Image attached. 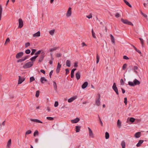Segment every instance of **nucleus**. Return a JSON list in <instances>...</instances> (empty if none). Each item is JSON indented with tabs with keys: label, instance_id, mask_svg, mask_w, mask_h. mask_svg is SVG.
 I'll return each instance as SVG.
<instances>
[{
	"label": "nucleus",
	"instance_id": "obj_1",
	"mask_svg": "<svg viewBox=\"0 0 148 148\" xmlns=\"http://www.w3.org/2000/svg\"><path fill=\"white\" fill-rule=\"evenodd\" d=\"M128 84L130 86H134L135 85H139L140 84V82L139 81L135 79L134 80L133 82L129 81L128 82Z\"/></svg>",
	"mask_w": 148,
	"mask_h": 148
},
{
	"label": "nucleus",
	"instance_id": "obj_2",
	"mask_svg": "<svg viewBox=\"0 0 148 148\" xmlns=\"http://www.w3.org/2000/svg\"><path fill=\"white\" fill-rule=\"evenodd\" d=\"M33 64V62H29L25 64L23 66L24 69H27L31 67Z\"/></svg>",
	"mask_w": 148,
	"mask_h": 148
},
{
	"label": "nucleus",
	"instance_id": "obj_3",
	"mask_svg": "<svg viewBox=\"0 0 148 148\" xmlns=\"http://www.w3.org/2000/svg\"><path fill=\"white\" fill-rule=\"evenodd\" d=\"M72 8L71 7L69 8L66 14V16L67 17L71 16L72 14Z\"/></svg>",
	"mask_w": 148,
	"mask_h": 148
},
{
	"label": "nucleus",
	"instance_id": "obj_4",
	"mask_svg": "<svg viewBox=\"0 0 148 148\" xmlns=\"http://www.w3.org/2000/svg\"><path fill=\"white\" fill-rule=\"evenodd\" d=\"M112 88L113 90H114V91L115 92L116 94L117 95H119V93L118 92V90L117 87L116 86V83H114L113 86L112 87Z\"/></svg>",
	"mask_w": 148,
	"mask_h": 148
},
{
	"label": "nucleus",
	"instance_id": "obj_5",
	"mask_svg": "<svg viewBox=\"0 0 148 148\" xmlns=\"http://www.w3.org/2000/svg\"><path fill=\"white\" fill-rule=\"evenodd\" d=\"M121 21L124 24H127L129 25H133L132 23L131 22L127 20L121 19Z\"/></svg>",
	"mask_w": 148,
	"mask_h": 148
},
{
	"label": "nucleus",
	"instance_id": "obj_6",
	"mask_svg": "<svg viewBox=\"0 0 148 148\" xmlns=\"http://www.w3.org/2000/svg\"><path fill=\"white\" fill-rule=\"evenodd\" d=\"M25 79L24 77H22L21 76H18V84H21Z\"/></svg>",
	"mask_w": 148,
	"mask_h": 148
},
{
	"label": "nucleus",
	"instance_id": "obj_7",
	"mask_svg": "<svg viewBox=\"0 0 148 148\" xmlns=\"http://www.w3.org/2000/svg\"><path fill=\"white\" fill-rule=\"evenodd\" d=\"M45 53L43 51L41 53V55L40 56L38 60L39 62H41L43 60L45 56Z\"/></svg>",
	"mask_w": 148,
	"mask_h": 148
},
{
	"label": "nucleus",
	"instance_id": "obj_8",
	"mask_svg": "<svg viewBox=\"0 0 148 148\" xmlns=\"http://www.w3.org/2000/svg\"><path fill=\"white\" fill-rule=\"evenodd\" d=\"M88 128L89 130V136L92 138H94V134H93L92 130L89 127H88Z\"/></svg>",
	"mask_w": 148,
	"mask_h": 148
},
{
	"label": "nucleus",
	"instance_id": "obj_9",
	"mask_svg": "<svg viewBox=\"0 0 148 148\" xmlns=\"http://www.w3.org/2000/svg\"><path fill=\"white\" fill-rule=\"evenodd\" d=\"M19 26L20 28H22L23 26V22L22 20L21 19H19L18 20Z\"/></svg>",
	"mask_w": 148,
	"mask_h": 148
},
{
	"label": "nucleus",
	"instance_id": "obj_10",
	"mask_svg": "<svg viewBox=\"0 0 148 148\" xmlns=\"http://www.w3.org/2000/svg\"><path fill=\"white\" fill-rule=\"evenodd\" d=\"M23 54V52H21L17 53L16 56V58L17 59H19L21 57H22Z\"/></svg>",
	"mask_w": 148,
	"mask_h": 148
},
{
	"label": "nucleus",
	"instance_id": "obj_11",
	"mask_svg": "<svg viewBox=\"0 0 148 148\" xmlns=\"http://www.w3.org/2000/svg\"><path fill=\"white\" fill-rule=\"evenodd\" d=\"M61 64H60L59 63H58L56 69V72L57 73H58L59 72L60 70L61 67Z\"/></svg>",
	"mask_w": 148,
	"mask_h": 148
},
{
	"label": "nucleus",
	"instance_id": "obj_12",
	"mask_svg": "<svg viewBox=\"0 0 148 148\" xmlns=\"http://www.w3.org/2000/svg\"><path fill=\"white\" fill-rule=\"evenodd\" d=\"M100 95H99V97L98 99L96 100V105L98 106H99L100 105Z\"/></svg>",
	"mask_w": 148,
	"mask_h": 148
},
{
	"label": "nucleus",
	"instance_id": "obj_13",
	"mask_svg": "<svg viewBox=\"0 0 148 148\" xmlns=\"http://www.w3.org/2000/svg\"><path fill=\"white\" fill-rule=\"evenodd\" d=\"M77 98V97L76 96H74L73 97H72L69 99L68 100V102L69 103H71L72 102L73 100Z\"/></svg>",
	"mask_w": 148,
	"mask_h": 148
},
{
	"label": "nucleus",
	"instance_id": "obj_14",
	"mask_svg": "<svg viewBox=\"0 0 148 148\" xmlns=\"http://www.w3.org/2000/svg\"><path fill=\"white\" fill-rule=\"evenodd\" d=\"M79 121V119L78 118H76L75 119L71 120V122L73 123H77Z\"/></svg>",
	"mask_w": 148,
	"mask_h": 148
},
{
	"label": "nucleus",
	"instance_id": "obj_15",
	"mask_svg": "<svg viewBox=\"0 0 148 148\" xmlns=\"http://www.w3.org/2000/svg\"><path fill=\"white\" fill-rule=\"evenodd\" d=\"M88 82H85L82 85V88L83 89H85L88 86Z\"/></svg>",
	"mask_w": 148,
	"mask_h": 148
},
{
	"label": "nucleus",
	"instance_id": "obj_16",
	"mask_svg": "<svg viewBox=\"0 0 148 148\" xmlns=\"http://www.w3.org/2000/svg\"><path fill=\"white\" fill-rule=\"evenodd\" d=\"M27 56H27L23 58L22 59L18 60L17 61V62H22L23 61H24V60H26V59H27Z\"/></svg>",
	"mask_w": 148,
	"mask_h": 148
},
{
	"label": "nucleus",
	"instance_id": "obj_17",
	"mask_svg": "<svg viewBox=\"0 0 148 148\" xmlns=\"http://www.w3.org/2000/svg\"><path fill=\"white\" fill-rule=\"evenodd\" d=\"M30 120L36 123H42V122L41 121L38 119H31Z\"/></svg>",
	"mask_w": 148,
	"mask_h": 148
},
{
	"label": "nucleus",
	"instance_id": "obj_18",
	"mask_svg": "<svg viewBox=\"0 0 148 148\" xmlns=\"http://www.w3.org/2000/svg\"><path fill=\"white\" fill-rule=\"evenodd\" d=\"M11 139H10L7 145V148H10V147L11 146Z\"/></svg>",
	"mask_w": 148,
	"mask_h": 148
},
{
	"label": "nucleus",
	"instance_id": "obj_19",
	"mask_svg": "<svg viewBox=\"0 0 148 148\" xmlns=\"http://www.w3.org/2000/svg\"><path fill=\"white\" fill-rule=\"evenodd\" d=\"M76 76L77 80H79L80 77V74L79 72H77L76 74Z\"/></svg>",
	"mask_w": 148,
	"mask_h": 148
},
{
	"label": "nucleus",
	"instance_id": "obj_20",
	"mask_svg": "<svg viewBox=\"0 0 148 148\" xmlns=\"http://www.w3.org/2000/svg\"><path fill=\"white\" fill-rule=\"evenodd\" d=\"M40 80L42 84H44V82L47 81V80L44 77H41L40 78Z\"/></svg>",
	"mask_w": 148,
	"mask_h": 148
},
{
	"label": "nucleus",
	"instance_id": "obj_21",
	"mask_svg": "<svg viewBox=\"0 0 148 148\" xmlns=\"http://www.w3.org/2000/svg\"><path fill=\"white\" fill-rule=\"evenodd\" d=\"M143 141H144L143 140H139L136 145V146L137 147L140 146H141V144L143 143Z\"/></svg>",
	"mask_w": 148,
	"mask_h": 148
},
{
	"label": "nucleus",
	"instance_id": "obj_22",
	"mask_svg": "<svg viewBox=\"0 0 148 148\" xmlns=\"http://www.w3.org/2000/svg\"><path fill=\"white\" fill-rule=\"evenodd\" d=\"M40 36V31H38L36 33L34 34L33 35V36L34 37H39Z\"/></svg>",
	"mask_w": 148,
	"mask_h": 148
},
{
	"label": "nucleus",
	"instance_id": "obj_23",
	"mask_svg": "<svg viewBox=\"0 0 148 148\" xmlns=\"http://www.w3.org/2000/svg\"><path fill=\"white\" fill-rule=\"evenodd\" d=\"M76 70V69H73L71 71V77L72 78L74 77V71Z\"/></svg>",
	"mask_w": 148,
	"mask_h": 148
},
{
	"label": "nucleus",
	"instance_id": "obj_24",
	"mask_svg": "<svg viewBox=\"0 0 148 148\" xmlns=\"http://www.w3.org/2000/svg\"><path fill=\"white\" fill-rule=\"evenodd\" d=\"M2 8L1 5L0 4V21H1V18L2 14Z\"/></svg>",
	"mask_w": 148,
	"mask_h": 148
},
{
	"label": "nucleus",
	"instance_id": "obj_25",
	"mask_svg": "<svg viewBox=\"0 0 148 148\" xmlns=\"http://www.w3.org/2000/svg\"><path fill=\"white\" fill-rule=\"evenodd\" d=\"M81 126H76L75 127L76 132H79Z\"/></svg>",
	"mask_w": 148,
	"mask_h": 148
},
{
	"label": "nucleus",
	"instance_id": "obj_26",
	"mask_svg": "<svg viewBox=\"0 0 148 148\" xmlns=\"http://www.w3.org/2000/svg\"><path fill=\"white\" fill-rule=\"evenodd\" d=\"M66 64L67 66L69 67L71 66V62L70 60H67L66 62Z\"/></svg>",
	"mask_w": 148,
	"mask_h": 148
},
{
	"label": "nucleus",
	"instance_id": "obj_27",
	"mask_svg": "<svg viewBox=\"0 0 148 148\" xmlns=\"http://www.w3.org/2000/svg\"><path fill=\"white\" fill-rule=\"evenodd\" d=\"M134 136L136 138H139L140 136V132H138L136 133L135 134Z\"/></svg>",
	"mask_w": 148,
	"mask_h": 148
},
{
	"label": "nucleus",
	"instance_id": "obj_28",
	"mask_svg": "<svg viewBox=\"0 0 148 148\" xmlns=\"http://www.w3.org/2000/svg\"><path fill=\"white\" fill-rule=\"evenodd\" d=\"M121 123L119 120H118L117 122V125L119 128H120L121 126Z\"/></svg>",
	"mask_w": 148,
	"mask_h": 148
},
{
	"label": "nucleus",
	"instance_id": "obj_29",
	"mask_svg": "<svg viewBox=\"0 0 148 148\" xmlns=\"http://www.w3.org/2000/svg\"><path fill=\"white\" fill-rule=\"evenodd\" d=\"M125 3L130 8H132V5L130 4V3L126 0H123Z\"/></svg>",
	"mask_w": 148,
	"mask_h": 148
},
{
	"label": "nucleus",
	"instance_id": "obj_30",
	"mask_svg": "<svg viewBox=\"0 0 148 148\" xmlns=\"http://www.w3.org/2000/svg\"><path fill=\"white\" fill-rule=\"evenodd\" d=\"M110 36L111 38V41H112V42L113 43H115V40H114V37L112 34L110 35Z\"/></svg>",
	"mask_w": 148,
	"mask_h": 148
},
{
	"label": "nucleus",
	"instance_id": "obj_31",
	"mask_svg": "<svg viewBox=\"0 0 148 148\" xmlns=\"http://www.w3.org/2000/svg\"><path fill=\"white\" fill-rule=\"evenodd\" d=\"M121 145L122 148H125V143L124 141H123L121 143Z\"/></svg>",
	"mask_w": 148,
	"mask_h": 148
},
{
	"label": "nucleus",
	"instance_id": "obj_32",
	"mask_svg": "<svg viewBox=\"0 0 148 148\" xmlns=\"http://www.w3.org/2000/svg\"><path fill=\"white\" fill-rule=\"evenodd\" d=\"M38 56H36L30 58V60L32 62L34 61L38 57Z\"/></svg>",
	"mask_w": 148,
	"mask_h": 148
},
{
	"label": "nucleus",
	"instance_id": "obj_33",
	"mask_svg": "<svg viewBox=\"0 0 148 148\" xmlns=\"http://www.w3.org/2000/svg\"><path fill=\"white\" fill-rule=\"evenodd\" d=\"M59 48V47H54L53 48H52V49H50L49 51L50 52H52L53 51H55V50H56L57 49H58Z\"/></svg>",
	"mask_w": 148,
	"mask_h": 148
},
{
	"label": "nucleus",
	"instance_id": "obj_34",
	"mask_svg": "<svg viewBox=\"0 0 148 148\" xmlns=\"http://www.w3.org/2000/svg\"><path fill=\"white\" fill-rule=\"evenodd\" d=\"M109 137V134L108 132H106L105 133V138L106 139H108Z\"/></svg>",
	"mask_w": 148,
	"mask_h": 148
},
{
	"label": "nucleus",
	"instance_id": "obj_35",
	"mask_svg": "<svg viewBox=\"0 0 148 148\" xmlns=\"http://www.w3.org/2000/svg\"><path fill=\"white\" fill-rule=\"evenodd\" d=\"M139 40L141 42L142 46L143 47H144V40H143V39L142 38H140Z\"/></svg>",
	"mask_w": 148,
	"mask_h": 148
},
{
	"label": "nucleus",
	"instance_id": "obj_36",
	"mask_svg": "<svg viewBox=\"0 0 148 148\" xmlns=\"http://www.w3.org/2000/svg\"><path fill=\"white\" fill-rule=\"evenodd\" d=\"M127 64H124L122 67V69L123 70H125L127 68Z\"/></svg>",
	"mask_w": 148,
	"mask_h": 148
},
{
	"label": "nucleus",
	"instance_id": "obj_37",
	"mask_svg": "<svg viewBox=\"0 0 148 148\" xmlns=\"http://www.w3.org/2000/svg\"><path fill=\"white\" fill-rule=\"evenodd\" d=\"M54 32H55V30L53 29V30H50L49 32V33L52 36L54 34Z\"/></svg>",
	"mask_w": 148,
	"mask_h": 148
},
{
	"label": "nucleus",
	"instance_id": "obj_38",
	"mask_svg": "<svg viewBox=\"0 0 148 148\" xmlns=\"http://www.w3.org/2000/svg\"><path fill=\"white\" fill-rule=\"evenodd\" d=\"M53 83L54 88L55 90H56L57 86L56 83L54 81H53Z\"/></svg>",
	"mask_w": 148,
	"mask_h": 148
},
{
	"label": "nucleus",
	"instance_id": "obj_39",
	"mask_svg": "<svg viewBox=\"0 0 148 148\" xmlns=\"http://www.w3.org/2000/svg\"><path fill=\"white\" fill-rule=\"evenodd\" d=\"M92 36H93V37L94 38H96V37L95 36V34L93 32V29H92Z\"/></svg>",
	"mask_w": 148,
	"mask_h": 148
},
{
	"label": "nucleus",
	"instance_id": "obj_40",
	"mask_svg": "<svg viewBox=\"0 0 148 148\" xmlns=\"http://www.w3.org/2000/svg\"><path fill=\"white\" fill-rule=\"evenodd\" d=\"M32 132V131L31 130H29L27 131L25 133V137H26V135L30 134Z\"/></svg>",
	"mask_w": 148,
	"mask_h": 148
},
{
	"label": "nucleus",
	"instance_id": "obj_41",
	"mask_svg": "<svg viewBox=\"0 0 148 148\" xmlns=\"http://www.w3.org/2000/svg\"><path fill=\"white\" fill-rule=\"evenodd\" d=\"M38 131L36 130L35 131L34 133V136H35L36 135H38Z\"/></svg>",
	"mask_w": 148,
	"mask_h": 148
},
{
	"label": "nucleus",
	"instance_id": "obj_42",
	"mask_svg": "<svg viewBox=\"0 0 148 148\" xmlns=\"http://www.w3.org/2000/svg\"><path fill=\"white\" fill-rule=\"evenodd\" d=\"M35 80L34 78V77L32 76L30 78V82H31Z\"/></svg>",
	"mask_w": 148,
	"mask_h": 148
},
{
	"label": "nucleus",
	"instance_id": "obj_43",
	"mask_svg": "<svg viewBox=\"0 0 148 148\" xmlns=\"http://www.w3.org/2000/svg\"><path fill=\"white\" fill-rule=\"evenodd\" d=\"M135 120V119L133 117H131L130 119V121L131 122H134Z\"/></svg>",
	"mask_w": 148,
	"mask_h": 148
},
{
	"label": "nucleus",
	"instance_id": "obj_44",
	"mask_svg": "<svg viewBox=\"0 0 148 148\" xmlns=\"http://www.w3.org/2000/svg\"><path fill=\"white\" fill-rule=\"evenodd\" d=\"M10 41V39H9V38H7V39H6V41L5 43V44H4V45H6V44L8 43Z\"/></svg>",
	"mask_w": 148,
	"mask_h": 148
},
{
	"label": "nucleus",
	"instance_id": "obj_45",
	"mask_svg": "<svg viewBox=\"0 0 148 148\" xmlns=\"http://www.w3.org/2000/svg\"><path fill=\"white\" fill-rule=\"evenodd\" d=\"M96 59H97L96 62H97V64L99 62V57L97 55Z\"/></svg>",
	"mask_w": 148,
	"mask_h": 148
},
{
	"label": "nucleus",
	"instance_id": "obj_46",
	"mask_svg": "<svg viewBox=\"0 0 148 148\" xmlns=\"http://www.w3.org/2000/svg\"><path fill=\"white\" fill-rule=\"evenodd\" d=\"M62 56V54L61 53H57L56 55V57L57 58L60 57Z\"/></svg>",
	"mask_w": 148,
	"mask_h": 148
},
{
	"label": "nucleus",
	"instance_id": "obj_47",
	"mask_svg": "<svg viewBox=\"0 0 148 148\" xmlns=\"http://www.w3.org/2000/svg\"><path fill=\"white\" fill-rule=\"evenodd\" d=\"M48 120H49L50 121H52L54 119L53 118L51 117H47L46 118Z\"/></svg>",
	"mask_w": 148,
	"mask_h": 148
},
{
	"label": "nucleus",
	"instance_id": "obj_48",
	"mask_svg": "<svg viewBox=\"0 0 148 148\" xmlns=\"http://www.w3.org/2000/svg\"><path fill=\"white\" fill-rule=\"evenodd\" d=\"M30 52L31 51L29 49H27L25 51V53L27 54H29L30 53Z\"/></svg>",
	"mask_w": 148,
	"mask_h": 148
},
{
	"label": "nucleus",
	"instance_id": "obj_49",
	"mask_svg": "<svg viewBox=\"0 0 148 148\" xmlns=\"http://www.w3.org/2000/svg\"><path fill=\"white\" fill-rule=\"evenodd\" d=\"M39 94V91L38 90L36 91V97H38Z\"/></svg>",
	"mask_w": 148,
	"mask_h": 148
},
{
	"label": "nucleus",
	"instance_id": "obj_50",
	"mask_svg": "<svg viewBox=\"0 0 148 148\" xmlns=\"http://www.w3.org/2000/svg\"><path fill=\"white\" fill-rule=\"evenodd\" d=\"M36 51V50L35 49H32V53L31 54L32 55H34V53Z\"/></svg>",
	"mask_w": 148,
	"mask_h": 148
},
{
	"label": "nucleus",
	"instance_id": "obj_51",
	"mask_svg": "<svg viewBox=\"0 0 148 148\" xmlns=\"http://www.w3.org/2000/svg\"><path fill=\"white\" fill-rule=\"evenodd\" d=\"M30 45V43L29 42H27L25 44V47H27Z\"/></svg>",
	"mask_w": 148,
	"mask_h": 148
},
{
	"label": "nucleus",
	"instance_id": "obj_52",
	"mask_svg": "<svg viewBox=\"0 0 148 148\" xmlns=\"http://www.w3.org/2000/svg\"><path fill=\"white\" fill-rule=\"evenodd\" d=\"M58 103L57 101H55L54 104V106L55 107H56L58 106Z\"/></svg>",
	"mask_w": 148,
	"mask_h": 148
},
{
	"label": "nucleus",
	"instance_id": "obj_53",
	"mask_svg": "<svg viewBox=\"0 0 148 148\" xmlns=\"http://www.w3.org/2000/svg\"><path fill=\"white\" fill-rule=\"evenodd\" d=\"M124 103L125 104V105H126L127 103V97H125L124 99Z\"/></svg>",
	"mask_w": 148,
	"mask_h": 148
},
{
	"label": "nucleus",
	"instance_id": "obj_54",
	"mask_svg": "<svg viewBox=\"0 0 148 148\" xmlns=\"http://www.w3.org/2000/svg\"><path fill=\"white\" fill-rule=\"evenodd\" d=\"M120 82L121 85H123L124 84V82L123 80V79H121L120 80Z\"/></svg>",
	"mask_w": 148,
	"mask_h": 148
},
{
	"label": "nucleus",
	"instance_id": "obj_55",
	"mask_svg": "<svg viewBox=\"0 0 148 148\" xmlns=\"http://www.w3.org/2000/svg\"><path fill=\"white\" fill-rule=\"evenodd\" d=\"M53 70H51L50 72L49 77H50V78H51V75L53 73Z\"/></svg>",
	"mask_w": 148,
	"mask_h": 148
},
{
	"label": "nucleus",
	"instance_id": "obj_56",
	"mask_svg": "<svg viewBox=\"0 0 148 148\" xmlns=\"http://www.w3.org/2000/svg\"><path fill=\"white\" fill-rule=\"evenodd\" d=\"M123 58L124 59L126 60H128L129 59V58L126 56H123Z\"/></svg>",
	"mask_w": 148,
	"mask_h": 148
},
{
	"label": "nucleus",
	"instance_id": "obj_57",
	"mask_svg": "<svg viewBox=\"0 0 148 148\" xmlns=\"http://www.w3.org/2000/svg\"><path fill=\"white\" fill-rule=\"evenodd\" d=\"M86 17L89 19L91 18L92 17V15L91 14H90L88 16H86Z\"/></svg>",
	"mask_w": 148,
	"mask_h": 148
},
{
	"label": "nucleus",
	"instance_id": "obj_58",
	"mask_svg": "<svg viewBox=\"0 0 148 148\" xmlns=\"http://www.w3.org/2000/svg\"><path fill=\"white\" fill-rule=\"evenodd\" d=\"M115 16L116 18H118L120 17V15L118 13H117L115 15Z\"/></svg>",
	"mask_w": 148,
	"mask_h": 148
},
{
	"label": "nucleus",
	"instance_id": "obj_59",
	"mask_svg": "<svg viewBox=\"0 0 148 148\" xmlns=\"http://www.w3.org/2000/svg\"><path fill=\"white\" fill-rule=\"evenodd\" d=\"M41 52V51L40 50H39L38 51H37L35 54V55H37L38 54H39Z\"/></svg>",
	"mask_w": 148,
	"mask_h": 148
},
{
	"label": "nucleus",
	"instance_id": "obj_60",
	"mask_svg": "<svg viewBox=\"0 0 148 148\" xmlns=\"http://www.w3.org/2000/svg\"><path fill=\"white\" fill-rule=\"evenodd\" d=\"M66 71V75H67L69 73V71L68 69H66L65 70Z\"/></svg>",
	"mask_w": 148,
	"mask_h": 148
},
{
	"label": "nucleus",
	"instance_id": "obj_61",
	"mask_svg": "<svg viewBox=\"0 0 148 148\" xmlns=\"http://www.w3.org/2000/svg\"><path fill=\"white\" fill-rule=\"evenodd\" d=\"M78 66V63L77 62H75L74 63V66L75 67H77Z\"/></svg>",
	"mask_w": 148,
	"mask_h": 148
},
{
	"label": "nucleus",
	"instance_id": "obj_62",
	"mask_svg": "<svg viewBox=\"0 0 148 148\" xmlns=\"http://www.w3.org/2000/svg\"><path fill=\"white\" fill-rule=\"evenodd\" d=\"M40 71L42 73L44 74H45V71L44 70L42 69L40 70Z\"/></svg>",
	"mask_w": 148,
	"mask_h": 148
},
{
	"label": "nucleus",
	"instance_id": "obj_63",
	"mask_svg": "<svg viewBox=\"0 0 148 148\" xmlns=\"http://www.w3.org/2000/svg\"><path fill=\"white\" fill-rule=\"evenodd\" d=\"M138 69V67L136 66H134V67L133 69L134 70H136Z\"/></svg>",
	"mask_w": 148,
	"mask_h": 148
},
{
	"label": "nucleus",
	"instance_id": "obj_64",
	"mask_svg": "<svg viewBox=\"0 0 148 148\" xmlns=\"http://www.w3.org/2000/svg\"><path fill=\"white\" fill-rule=\"evenodd\" d=\"M141 14L142 15H143V16L145 18H147V15L145 14H144V13H143L142 12H141Z\"/></svg>",
	"mask_w": 148,
	"mask_h": 148
}]
</instances>
